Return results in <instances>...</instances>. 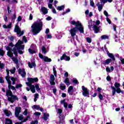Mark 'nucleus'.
<instances>
[{
  "instance_id": "obj_42",
  "label": "nucleus",
  "mask_w": 124,
  "mask_h": 124,
  "mask_svg": "<svg viewBox=\"0 0 124 124\" xmlns=\"http://www.w3.org/2000/svg\"><path fill=\"white\" fill-rule=\"evenodd\" d=\"M86 41L88 43H92V38L90 37H87L86 38Z\"/></svg>"
},
{
  "instance_id": "obj_44",
  "label": "nucleus",
  "mask_w": 124,
  "mask_h": 124,
  "mask_svg": "<svg viewBox=\"0 0 124 124\" xmlns=\"http://www.w3.org/2000/svg\"><path fill=\"white\" fill-rule=\"evenodd\" d=\"M98 97L100 100H102L103 99V96L100 93H99L98 94Z\"/></svg>"
},
{
  "instance_id": "obj_46",
  "label": "nucleus",
  "mask_w": 124,
  "mask_h": 124,
  "mask_svg": "<svg viewBox=\"0 0 124 124\" xmlns=\"http://www.w3.org/2000/svg\"><path fill=\"white\" fill-rule=\"evenodd\" d=\"M116 93H122V90H121V88H116Z\"/></svg>"
},
{
  "instance_id": "obj_59",
  "label": "nucleus",
  "mask_w": 124,
  "mask_h": 124,
  "mask_svg": "<svg viewBox=\"0 0 124 124\" xmlns=\"http://www.w3.org/2000/svg\"><path fill=\"white\" fill-rule=\"evenodd\" d=\"M9 39H10V40H11V41H13V40H14V37L11 36L9 37Z\"/></svg>"
},
{
  "instance_id": "obj_8",
  "label": "nucleus",
  "mask_w": 124,
  "mask_h": 124,
  "mask_svg": "<svg viewBox=\"0 0 124 124\" xmlns=\"http://www.w3.org/2000/svg\"><path fill=\"white\" fill-rule=\"evenodd\" d=\"M39 57L40 59H42V60H43L44 61L46 62H52V60L47 56H44L42 55L41 53L39 54Z\"/></svg>"
},
{
  "instance_id": "obj_52",
  "label": "nucleus",
  "mask_w": 124,
  "mask_h": 124,
  "mask_svg": "<svg viewBox=\"0 0 124 124\" xmlns=\"http://www.w3.org/2000/svg\"><path fill=\"white\" fill-rule=\"evenodd\" d=\"M46 38L51 39V38H52V35L51 34H47L46 35Z\"/></svg>"
},
{
  "instance_id": "obj_31",
  "label": "nucleus",
  "mask_w": 124,
  "mask_h": 124,
  "mask_svg": "<svg viewBox=\"0 0 124 124\" xmlns=\"http://www.w3.org/2000/svg\"><path fill=\"white\" fill-rule=\"evenodd\" d=\"M5 124H12V121L10 119L6 118Z\"/></svg>"
},
{
  "instance_id": "obj_14",
  "label": "nucleus",
  "mask_w": 124,
  "mask_h": 124,
  "mask_svg": "<svg viewBox=\"0 0 124 124\" xmlns=\"http://www.w3.org/2000/svg\"><path fill=\"white\" fill-rule=\"evenodd\" d=\"M20 112H21V108L16 107V110H15V115H16V118H18V117L19 116V114H20Z\"/></svg>"
},
{
  "instance_id": "obj_22",
  "label": "nucleus",
  "mask_w": 124,
  "mask_h": 124,
  "mask_svg": "<svg viewBox=\"0 0 124 124\" xmlns=\"http://www.w3.org/2000/svg\"><path fill=\"white\" fill-rule=\"evenodd\" d=\"M48 113H44V116L42 118L45 121H47L48 120V118H49Z\"/></svg>"
},
{
  "instance_id": "obj_64",
  "label": "nucleus",
  "mask_w": 124,
  "mask_h": 124,
  "mask_svg": "<svg viewBox=\"0 0 124 124\" xmlns=\"http://www.w3.org/2000/svg\"><path fill=\"white\" fill-rule=\"evenodd\" d=\"M120 61L122 64H124V59H120Z\"/></svg>"
},
{
  "instance_id": "obj_30",
  "label": "nucleus",
  "mask_w": 124,
  "mask_h": 124,
  "mask_svg": "<svg viewBox=\"0 0 124 124\" xmlns=\"http://www.w3.org/2000/svg\"><path fill=\"white\" fill-rule=\"evenodd\" d=\"M56 65L53 66V72L54 76H55V77H57V71L56 70Z\"/></svg>"
},
{
  "instance_id": "obj_62",
  "label": "nucleus",
  "mask_w": 124,
  "mask_h": 124,
  "mask_svg": "<svg viewBox=\"0 0 124 124\" xmlns=\"http://www.w3.org/2000/svg\"><path fill=\"white\" fill-rule=\"evenodd\" d=\"M64 76L66 77V78H67V77H68V73H67V72H66L64 74Z\"/></svg>"
},
{
  "instance_id": "obj_4",
  "label": "nucleus",
  "mask_w": 124,
  "mask_h": 124,
  "mask_svg": "<svg viewBox=\"0 0 124 124\" xmlns=\"http://www.w3.org/2000/svg\"><path fill=\"white\" fill-rule=\"evenodd\" d=\"M28 80L29 82H26V84L28 87H30L31 93H35V87H34V85H32L31 84L34 83V82H37V81H38V78H28Z\"/></svg>"
},
{
  "instance_id": "obj_24",
  "label": "nucleus",
  "mask_w": 124,
  "mask_h": 124,
  "mask_svg": "<svg viewBox=\"0 0 124 124\" xmlns=\"http://www.w3.org/2000/svg\"><path fill=\"white\" fill-rule=\"evenodd\" d=\"M64 5L59 6L56 7V9L59 10V11H62V10H63L64 9Z\"/></svg>"
},
{
  "instance_id": "obj_29",
  "label": "nucleus",
  "mask_w": 124,
  "mask_h": 124,
  "mask_svg": "<svg viewBox=\"0 0 124 124\" xmlns=\"http://www.w3.org/2000/svg\"><path fill=\"white\" fill-rule=\"evenodd\" d=\"M42 52L43 53V54H45L47 52H48V50L46 49V47L45 46H42Z\"/></svg>"
},
{
  "instance_id": "obj_7",
  "label": "nucleus",
  "mask_w": 124,
  "mask_h": 124,
  "mask_svg": "<svg viewBox=\"0 0 124 124\" xmlns=\"http://www.w3.org/2000/svg\"><path fill=\"white\" fill-rule=\"evenodd\" d=\"M81 89L82 90V95L83 96L90 97V91L88 90V88H86L84 86H82Z\"/></svg>"
},
{
  "instance_id": "obj_48",
  "label": "nucleus",
  "mask_w": 124,
  "mask_h": 124,
  "mask_svg": "<svg viewBox=\"0 0 124 124\" xmlns=\"http://www.w3.org/2000/svg\"><path fill=\"white\" fill-rule=\"evenodd\" d=\"M21 87H22V84H17L16 86V88L19 89V88H21Z\"/></svg>"
},
{
  "instance_id": "obj_19",
  "label": "nucleus",
  "mask_w": 124,
  "mask_h": 124,
  "mask_svg": "<svg viewBox=\"0 0 124 124\" xmlns=\"http://www.w3.org/2000/svg\"><path fill=\"white\" fill-rule=\"evenodd\" d=\"M61 104H63L64 108H67V106H68V104L67 102H65V100H61Z\"/></svg>"
},
{
  "instance_id": "obj_56",
  "label": "nucleus",
  "mask_w": 124,
  "mask_h": 124,
  "mask_svg": "<svg viewBox=\"0 0 124 124\" xmlns=\"http://www.w3.org/2000/svg\"><path fill=\"white\" fill-rule=\"evenodd\" d=\"M24 119V117H23V115H21L18 117V120L19 121H22Z\"/></svg>"
},
{
  "instance_id": "obj_32",
  "label": "nucleus",
  "mask_w": 124,
  "mask_h": 124,
  "mask_svg": "<svg viewBox=\"0 0 124 124\" xmlns=\"http://www.w3.org/2000/svg\"><path fill=\"white\" fill-rule=\"evenodd\" d=\"M32 109H36V110H39V109H40V106H39V105H34L32 107Z\"/></svg>"
},
{
  "instance_id": "obj_54",
  "label": "nucleus",
  "mask_w": 124,
  "mask_h": 124,
  "mask_svg": "<svg viewBox=\"0 0 124 124\" xmlns=\"http://www.w3.org/2000/svg\"><path fill=\"white\" fill-rule=\"evenodd\" d=\"M104 15H105V16H106V17H108V16H109V15L108 14V12H107V11H104Z\"/></svg>"
},
{
  "instance_id": "obj_39",
  "label": "nucleus",
  "mask_w": 124,
  "mask_h": 124,
  "mask_svg": "<svg viewBox=\"0 0 124 124\" xmlns=\"http://www.w3.org/2000/svg\"><path fill=\"white\" fill-rule=\"evenodd\" d=\"M112 95H115V94L116 93V88L112 87Z\"/></svg>"
},
{
  "instance_id": "obj_63",
  "label": "nucleus",
  "mask_w": 124,
  "mask_h": 124,
  "mask_svg": "<svg viewBox=\"0 0 124 124\" xmlns=\"http://www.w3.org/2000/svg\"><path fill=\"white\" fill-rule=\"evenodd\" d=\"M62 109L59 108L58 110V114H62Z\"/></svg>"
},
{
  "instance_id": "obj_57",
  "label": "nucleus",
  "mask_w": 124,
  "mask_h": 124,
  "mask_svg": "<svg viewBox=\"0 0 124 124\" xmlns=\"http://www.w3.org/2000/svg\"><path fill=\"white\" fill-rule=\"evenodd\" d=\"M3 66H4V64L0 62V68H3Z\"/></svg>"
},
{
  "instance_id": "obj_58",
  "label": "nucleus",
  "mask_w": 124,
  "mask_h": 124,
  "mask_svg": "<svg viewBox=\"0 0 124 124\" xmlns=\"http://www.w3.org/2000/svg\"><path fill=\"white\" fill-rule=\"evenodd\" d=\"M106 20L107 21V22H108V24H110L111 22V20H110V19L108 17H107L106 18Z\"/></svg>"
},
{
  "instance_id": "obj_25",
  "label": "nucleus",
  "mask_w": 124,
  "mask_h": 124,
  "mask_svg": "<svg viewBox=\"0 0 124 124\" xmlns=\"http://www.w3.org/2000/svg\"><path fill=\"white\" fill-rule=\"evenodd\" d=\"M101 40H105V39H109V36L108 35H103L101 36Z\"/></svg>"
},
{
  "instance_id": "obj_11",
  "label": "nucleus",
  "mask_w": 124,
  "mask_h": 124,
  "mask_svg": "<svg viewBox=\"0 0 124 124\" xmlns=\"http://www.w3.org/2000/svg\"><path fill=\"white\" fill-rule=\"evenodd\" d=\"M50 84L51 85H56V83L55 82V76H54V75L51 74L50 76Z\"/></svg>"
},
{
  "instance_id": "obj_16",
  "label": "nucleus",
  "mask_w": 124,
  "mask_h": 124,
  "mask_svg": "<svg viewBox=\"0 0 124 124\" xmlns=\"http://www.w3.org/2000/svg\"><path fill=\"white\" fill-rule=\"evenodd\" d=\"M68 93L70 95H73V86H70L68 89Z\"/></svg>"
},
{
  "instance_id": "obj_35",
  "label": "nucleus",
  "mask_w": 124,
  "mask_h": 124,
  "mask_svg": "<svg viewBox=\"0 0 124 124\" xmlns=\"http://www.w3.org/2000/svg\"><path fill=\"white\" fill-rule=\"evenodd\" d=\"M12 60H13V62H14L16 64L18 63V59H17V58L13 57L12 58Z\"/></svg>"
},
{
  "instance_id": "obj_3",
  "label": "nucleus",
  "mask_w": 124,
  "mask_h": 124,
  "mask_svg": "<svg viewBox=\"0 0 124 124\" xmlns=\"http://www.w3.org/2000/svg\"><path fill=\"white\" fill-rule=\"evenodd\" d=\"M43 27V23L41 21H37L34 22L31 26V31L34 35L38 34L42 30Z\"/></svg>"
},
{
  "instance_id": "obj_33",
  "label": "nucleus",
  "mask_w": 124,
  "mask_h": 124,
  "mask_svg": "<svg viewBox=\"0 0 124 124\" xmlns=\"http://www.w3.org/2000/svg\"><path fill=\"white\" fill-rule=\"evenodd\" d=\"M39 95L38 93H36L34 94V102H36V101L37 100V99H38V96Z\"/></svg>"
},
{
  "instance_id": "obj_40",
  "label": "nucleus",
  "mask_w": 124,
  "mask_h": 124,
  "mask_svg": "<svg viewBox=\"0 0 124 124\" xmlns=\"http://www.w3.org/2000/svg\"><path fill=\"white\" fill-rule=\"evenodd\" d=\"M4 51L2 49H0V56H1L2 57H3L4 54H5Z\"/></svg>"
},
{
  "instance_id": "obj_10",
  "label": "nucleus",
  "mask_w": 124,
  "mask_h": 124,
  "mask_svg": "<svg viewBox=\"0 0 124 124\" xmlns=\"http://www.w3.org/2000/svg\"><path fill=\"white\" fill-rule=\"evenodd\" d=\"M18 73L21 75V76L22 77V78H25L26 75V71H25V69L22 68H19L18 69Z\"/></svg>"
},
{
  "instance_id": "obj_13",
  "label": "nucleus",
  "mask_w": 124,
  "mask_h": 124,
  "mask_svg": "<svg viewBox=\"0 0 124 124\" xmlns=\"http://www.w3.org/2000/svg\"><path fill=\"white\" fill-rule=\"evenodd\" d=\"M61 61H63L65 60L66 62H69L70 61V57L67 56L66 54H64L60 58Z\"/></svg>"
},
{
  "instance_id": "obj_6",
  "label": "nucleus",
  "mask_w": 124,
  "mask_h": 124,
  "mask_svg": "<svg viewBox=\"0 0 124 124\" xmlns=\"http://www.w3.org/2000/svg\"><path fill=\"white\" fill-rule=\"evenodd\" d=\"M6 72L7 76L5 77V79L8 83V88L9 90L11 89L13 91H14L15 90V87L11 85V81H10V77H9V70L7 69Z\"/></svg>"
},
{
  "instance_id": "obj_60",
  "label": "nucleus",
  "mask_w": 124,
  "mask_h": 124,
  "mask_svg": "<svg viewBox=\"0 0 124 124\" xmlns=\"http://www.w3.org/2000/svg\"><path fill=\"white\" fill-rule=\"evenodd\" d=\"M73 83H74V84H78V80H77V79H73Z\"/></svg>"
},
{
  "instance_id": "obj_26",
  "label": "nucleus",
  "mask_w": 124,
  "mask_h": 124,
  "mask_svg": "<svg viewBox=\"0 0 124 124\" xmlns=\"http://www.w3.org/2000/svg\"><path fill=\"white\" fill-rule=\"evenodd\" d=\"M113 0H100L101 3L103 4H105L107 2H112Z\"/></svg>"
},
{
  "instance_id": "obj_20",
  "label": "nucleus",
  "mask_w": 124,
  "mask_h": 124,
  "mask_svg": "<svg viewBox=\"0 0 124 124\" xmlns=\"http://www.w3.org/2000/svg\"><path fill=\"white\" fill-rule=\"evenodd\" d=\"M96 5L98 7V11L100 12V11H101L103 8V6H102V4H99V3H97Z\"/></svg>"
},
{
  "instance_id": "obj_28",
  "label": "nucleus",
  "mask_w": 124,
  "mask_h": 124,
  "mask_svg": "<svg viewBox=\"0 0 124 124\" xmlns=\"http://www.w3.org/2000/svg\"><path fill=\"white\" fill-rule=\"evenodd\" d=\"M64 82L65 83V84H66V85H67V86H69L70 85V82H69V79H68V78H66L65 79Z\"/></svg>"
},
{
  "instance_id": "obj_47",
  "label": "nucleus",
  "mask_w": 124,
  "mask_h": 124,
  "mask_svg": "<svg viewBox=\"0 0 124 124\" xmlns=\"http://www.w3.org/2000/svg\"><path fill=\"white\" fill-rule=\"evenodd\" d=\"M90 5L92 7H94V2H93V0H90Z\"/></svg>"
},
{
  "instance_id": "obj_36",
  "label": "nucleus",
  "mask_w": 124,
  "mask_h": 124,
  "mask_svg": "<svg viewBox=\"0 0 124 124\" xmlns=\"http://www.w3.org/2000/svg\"><path fill=\"white\" fill-rule=\"evenodd\" d=\"M34 87L37 92H39V91H40V88H39V85H38V84H36Z\"/></svg>"
},
{
  "instance_id": "obj_45",
  "label": "nucleus",
  "mask_w": 124,
  "mask_h": 124,
  "mask_svg": "<svg viewBox=\"0 0 124 124\" xmlns=\"http://www.w3.org/2000/svg\"><path fill=\"white\" fill-rule=\"evenodd\" d=\"M29 52L30 54H34L35 53V51H34V50L31 49V48H29Z\"/></svg>"
},
{
  "instance_id": "obj_5",
  "label": "nucleus",
  "mask_w": 124,
  "mask_h": 124,
  "mask_svg": "<svg viewBox=\"0 0 124 124\" xmlns=\"http://www.w3.org/2000/svg\"><path fill=\"white\" fill-rule=\"evenodd\" d=\"M6 95L7 96H10L8 97V100L11 103H13L15 101L19 99L17 96L13 95L12 92L10 91V90L6 91Z\"/></svg>"
},
{
  "instance_id": "obj_43",
  "label": "nucleus",
  "mask_w": 124,
  "mask_h": 124,
  "mask_svg": "<svg viewBox=\"0 0 124 124\" xmlns=\"http://www.w3.org/2000/svg\"><path fill=\"white\" fill-rule=\"evenodd\" d=\"M11 80H12V81H13V85H15V84H16L15 81H16V78L12 77L11 78Z\"/></svg>"
},
{
  "instance_id": "obj_2",
  "label": "nucleus",
  "mask_w": 124,
  "mask_h": 124,
  "mask_svg": "<svg viewBox=\"0 0 124 124\" xmlns=\"http://www.w3.org/2000/svg\"><path fill=\"white\" fill-rule=\"evenodd\" d=\"M71 24L72 25H75L76 27L71 29L69 30V32L73 39H74V37L76 36V40H78V38L76 36V33L78 32V31H79L80 33H84V27L79 21L76 22L73 20L71 21Z\"/></svg>"
},
{
  "instance_id": "obj_55",
  "label": "nucleus",
  "mask_w": 124,
  "mask_h": 124,
  "mask_svg": "<svg viewBox=\"0 0 124 124\" xmlns=\"http://www.w3.org/2000/svg\"><path fill=\"white\" fill-rule=\"evenodd\" d=\"M23 115L25 116H27L28 115V109H26L23 112Z\"/></svg>"
},
{
  "instance_id": "obj_23",
  "label": "nucleus",
  "mask_w": 124,
  "mask_h": 124,
  "mask_svg": "<svg viewBox=\"0 0 124 124\" xmlns=\"http://www.w3.org/2000/svg\"><path fill=\"white\" fill-rule=\"evenodd\" d=\"M28 65L30 67V68H32V67H35V63L34 62H32L31 63V62H29L28 63Z\"/></svg>"
},
{
  "instance_id": "obj_21",
  "label": "nucleus",
  "mask_w": 124,
  "mask_h": 124,
  "mask_svg": "<svg viewBox=\"0 0 124 124\" xmlns=\"http://www.w3.org/2000/svg\"><path fill=\"white\" fill-rule=\"evenodd\" d=\"M41 11L45 15V14H47V13H48V9L45 7H42L41 8Z\"/></svg>"
},
{
  "instance_id": "obj_17",
  "label": "nucleus",
  "mask_w": 124,
  "mask_h": 124,
  "mask_svg": "<svg viewBox=\"0 0 124 124\" xmlns=\"http://www.w3.org/2000/svg\"><path fill=\"white\" fill-rule=\"evenodd\" d=\"M107 54L109 58H110L112 60V61H115V56L113 53H110L109 51L107 52Z\"/></svg>"
},
{
  "instance_id": "obj_53",
  "label": "nucleus",
  "mask_w": 124,
  "mask_h": 124,
  "mask_svg": "<svg viewBox=\"0 0 124 124\" xmlns=\"http://www.w3.org/2000/svg\"><path fill=\"white\" fill-rule=\"evenodd\" d=\"M106 70L107 72H111V70L109 67H107L106 68Z\"/></svg>"
},
{
  "instance_id": "obj_38",
  "label": "nucleus",
  "mask_w": 124,
  "mask_h": 124,
  "mask_svg": "<svg viewBox=\"0 0 124 124\" xmlns=\"http://www.w3.org/2000/svg\"><path fill=\"white\" fill-rule=\"evenodd\" d=\"M60 89L62 91H64V90H65V85H64L63 84H61Z\"/></svg>"
},
{
  "instance_id": "obj_15",
  "label": "nucleus",
  "mask_w": 124,
  "mask_h": 124,
  "mask_svg": "<svg viewBox=\"0 0 124 124\" xmlns=\"http://www.w3.org/2000/svg\"><path fill=\"white\" fill-rule=\"evenodd\" d=\"M55 36L57 39H61L62 37V32H57Z\"/></svg>"
},
{
  "instance_id": "obj_51",
  "label": "nucleus",
  "mask_w": 124,
  "mask_h": 124,
  "mask_svg": "<svg viewBox=\"0 0 124 124\" xmlns=\"http://www.w3.org/2000/svg\"><path fill=\"white\" fill-rule=\"evenodd\" d=\"M29 118H30V116H28L26 119H24L23 121H22L21 123H25V122H27V121L29 120Z\"/></svg>"
},
{
  "instance_id": "obj_61",
  "label": "nucleus",
  "mask_w": 124,
  "mask_h": 124,
  "mask_svg": "<svg viewBox=\"0 0 124 124\" xmlns=\"http://www.w3.org/2000/svg\"><path fill=\"white\" fill-rule=\"evenodd\" d=\"M48 8H50V9H52V7H53V5L52 4L48 3Z\"/></svg>"
},
{
  "instance_id": "obj_12",
  "label": "nucleus",
  "mask_w": 124,
  "mask_h": 124,
  "mask_svg": "<svg viewBox=\"0 0 124 124\" xmlns=\"http://www.w3.org/2000/svg\"><path fill=\"white\" fill-rule=\"evenodd\" d=\"M93 30L95 33H98L100 31V26L94 25L93 27Z\"/></svg>"
},
{
  "instance_id": "obj_34",
  "label": "nucleus",
  "mask_w": 124,
  "mask_h": 124,
  "mask_svg": "<svg viewBox=\"0 0 124 124\" xmlns=\"http://www.w3.org/2000/svg\"><path fill=\"white\" fill-rule=\"evenodd\" d=\"M112 62V59H108L105 62V64H109Z\"/></svg>"
},
{
  "instance_id": "obj_49",
  "label": "nucleus",
  "mask_w": 124,
  "mask_h": 124,
  "mask_svg": "<svg viewBox=\"0 0 124 124\" xmlns=\"http://www.w3.org/2000/svg\"><path fill=\"white\" fill-rule=\"evenodd\" d=\"M34 115H35V116H40V115H41V113L35 112V113H34Z\"/></svg>"
},
{
  "instance_id": "obj_41",
  "label": "nucleus",
  "mask_w": 124,
  "mask_h": 124,
  "mask_svg": "<svg viewBox=\"0 0 124 124\" xmlns=\"http://www.w3.org/2000/svg\"><path fill=\"white\" fill-rule=\"evenodd\" d=\"M10 71L12 74H14V73H15V71H16V68L14 67L13 69L10 70Z\"/></svg>"
},
{
  "instance_id": "obj_37",
  "label": "nucleus",
  "mask_w": 124,
  "mask_h": 124,
  "mask_svg": "<svg viewBox=\"0 0 124 124\" xmlns=\"http://www.w3.org/2000/svg\"><path fill=\"white\" fill-rule=\"evenodd\" d=\"M114 86L117 89V88H120V87H121V84L118 82H115L114 84Z\"/></svg>"
},
{
  "instance_id": "obj_18",
  "label": "nucleus",
  "mask_w": 124,
  "mask_h": 124,
  "mask_svg": "<svg viewBox=\"0 0 124 124\" xmlns=\"http://www.w3.org/2000/svg\"><path fill=\"white\" fill-rule=\"evenodd\" d=\"M12 26V23L10 22L9 23V25H3V29H11Z\"/></svg>"
},
{
  "instance_id": "obj_1",
  "label": "nucleus",
  "mask_w": 124,
  "mask_h": 124,
  "mask_svg": "<svg viewBox=\"0 0 124 124\" xmlns=\"http://www.w3.org/2000/svg\"><path fill=\"white\" fill-rule=\"evenodd\" d=\"M22 44H23V42L20 40L18 41L15 47L12 50V47L14 46V45H13L12 43L9 44L8 46L6 47V50L8 51L7 54V56L10 58H12L13 57L12 51L14 52V54L15 56H17V52H18L19 54H23V51L20 50H24L25 46L22 45Z\"/></svg>"
},
{
  "instance_id": "obj_9",
  "label": "nucleus",
  "mask_w": 124,
  "mask_h": 124,
  "mask_svg": "<svg viewBox=\"0 0 124 124\" xmlns=\"http://www.w3.org/2000/svg\"><path fill=\"white\" fill-rule=\"evenodd\" d=\"M15 32L17 33L19 36H21V35H23L24 34V31H21V29L19 27V26L16 25L15 29Z\"/></svg>"
},
{
  "instance_id": "obj_50",
  "label": "nucleus",
  "mask_w": 124,
  "mask_h": 124,
  "mask_svg": "<svg viewBox=\"0 0 124 124\" xmlns=\"http://www.w3.org/2000/svg\"><path fill=\"white\" fill-rule=\"evenodd\" d=\"M23 41H24L25 43H27V38H26V36H24L22 38Z\"/></svg>"
},
{
  "instance_id": "obj_27",
  "label": "nucleus",
  "mask_w": 124,
  "mask_h": 124,
  "mask_svg": "<svg viewBox=\"0 0 124 124\" xmlns=\"http://www.w3.org/2000/svg\"><path fill=\"white\" fill-rule=\"evenodd\" d=\"M4 112L5 113L6 116L7 117H9L10 116V114H11V112L8 111L7 109L4 110Z\"/></svg>"
}]
</instances>
